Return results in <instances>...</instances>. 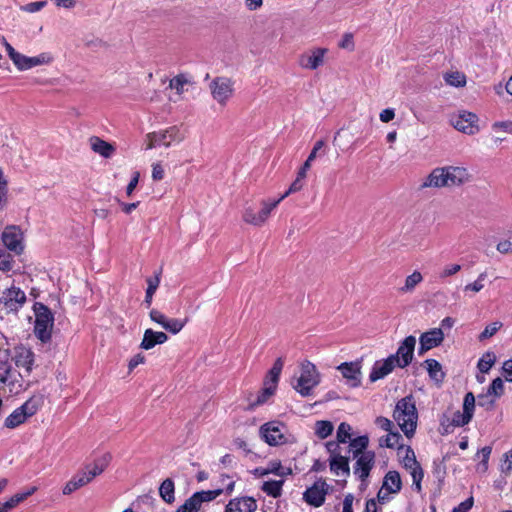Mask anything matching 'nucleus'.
<instances>
[{"label": "nucleus", "instance_id": "nucleus-36", "mask_svg": "<svg viewBox=\"0 0 512 512\" xmlns=\"http://www.w3.org/2000/svg\"><path fill=\"white\" fill-rule=\"evenodd\" d=\"M402 436L398 432H389L386 436L379 439V445L387 448H401Z\"/></svg>", "mask_w": 512, "mask_h": 512}, {"label": "nucleus", "instance_id": "nucleus-62", "mask_svg": "<svg viewBox=\"0 0 512 512\" xmlns=\"http://www.w3.org/2000/svg\"><path fill=\"white\" fill-rule=\"evenodd\" d=\"M375 424L382 430L384 431H387V432H390L392 427H393V423L391 420H389L388 418H385V417H377L376 420H375Z\"/></svg>", "mask_w": 512, "mask_h": 512}, {"label": "nucleus", "instance_id": "nucleus-41", "mask_svg": "<svg viewBox=\"0 0 512 512\" xmlns=\"http://www.w3.org/2000/svg\"><path fill=\"white\" fill-rule=\"evenodd\" d=\"M425 365L431 378H433L436 381L442 380V367L438 361H436L435 359H427L425 361Z\"/></svg>", "mask_w": 512, "mask_h": 512}, {"label": "nucleus", "instance_id": "nucleus-58", "mask_svg": "<svg viewBox=\"0 0 512 512\" xmlns=\"http://www.w3.org/2000/svg\"><path fill=\"white\" fill-rule=\"evenodd\" d=\"M307 176L300 174L297 172L296 179L292 182L288 189V193H296L302 190L305 184V179Z\"/></svg>", "mask_w": 512, "mask_h": 512}, {"label": "nucleus", "instance_id": "nucleus-60", "mask_svg": "<svg viewBox=\"0 0 512 512\" xmlns=\"http://www.w3.org/2000/svg\"><path fill=\"white\" fill-rule=\"evenodd\" d=\"M46 4H47L46 1L31 2V3H28L24 6H22L21 10L28 12V13H35V12H38L41 9H43L46 6Z\"/></svg>", "mask_w": 512, "mask_h": 512}, {"label": "nucleus", "instance_id": "nucleus-2", "mask_svg": "<svg viewBox=\"0 0 512 512\" xmlns=\"http://www.w3.org/2000/svg\"><path fill=\"white\" fill-rule=\"evenodd\" d=\"M4 47L14 66L19 71L50 65L54 61V55L51 52H42L36 56H26L16 51L7 41H4Z\"/></svg>", "mask_w": 512, "mask_h": 512}, {"label": "nucleus", "instance_id": "nucleus-16", "mask_svg": "<svg viewBox=\"0 0 512 512\" xmlns=\"http://www.w3.org/2000/svg\"><path fill=\"white\" fill-rule=\"evenodd\" d=\"M402 464L404 468L410 473L415 490L420 492L422 489L421 481L423 479L424 472L416 459L414 451L409 446L405 448V455L402 457Z\"/></svg>", "mask_w": 512, "mask_h": 512}, {"label": "nucleus", "instance_id": "nucleus-44", "mask_svg": "<svg viewBox=\"0 0 512 512\" xmlns=\"http://www.w3.org/2000/svg\"><path fill=\"white\" fill-rule=\"evenodd\" d=\"M351 430L352 428L348 423L342 422L337 429L336 437L338 443H347L351 438Z\"/></svg>", "mask_w": 512, "mask_h": 512}, {"label": "nucleus", "instance_id": "nucleus-27", "mask_svg": "<svg viewBox=\"0 0 512 512\" xmlns=\"http://www.w3.org/2000/svg\"><path fill=\"white\" fill-rule=\"evenodd\" d=\"M256 509L257 502L253 497L242 496L231 499L224 512H255Z\"/></svg>", "mask_w": 512, "mask_h": 512}, {"label": "nucleus", "instance_id": "nucleus-35", "mask_svg": "<svg viewBox=\"0 0 512 512\" xmlns=\"http://www.w3.org/2000/svg\"><path fill=\"white\" fill-rule=\"evenodd\" d=\"M174 490V482L170 478H167L161 483L159 494L165 502L170 504L175 500Z\"/></svg>", "mask_w": 512, "mask_h": 512}, {"label": "nucleus", "instance_id": "nucleus-9", "mask_svg": "<svg viewBox=\"0 0 512 512\" xmlns=\"http://www.w3.org/2000/svg\"><path fill=\"white\" fill-rule=\"evenodd\" d=\"M279 205V201L270 199L260 202V209L256 211L253 207H246L242 218L243 221L253 226H263L268 220L271 212Z\"/></svg>", "mask_w": 512, "mask_h": 512}, {"label": "nucleus", "instance_id": "nucleus-59", "mask_svg": "<svg viewBox=\"0 0 512 512\" xmlns=\"http://www.w3.org/2000/svg\"><path fill=\"white\" fill-rule=\"evenodd\" d=\"M491 447L485 446L479 451V455L482 457L481 463L478 466V469L482 471H486L488 467V460L491 454Z\"/></svg>", "mask_w": 512, "mask_h": 512}, {"label": "nucleus", "instance_id": "nucleus-38", "mask_svg": "<svg viewBox=\"0 0 512 512\" xmlns=\"http://www.w3.org/2000/svg\"><path fill=\"white\" fill-rule=\"evenodd\" d=\"M283 480L265 481L262 485V490L269 496L277 498L282 493Z\"/></svg>", "mask_w": 512, "mask_h": 512}, {"label": "nucleus", "instance_id": "nucleus-12", "mask_svg": "<svg viewBox=\"0 0 512 512\" xmlns=\"http://www.w3.org/2000/svg\"><path fill=\"white\" fill-rule=\"evenodd\" d=\"M221 493V489L196 492L175 512H198L204 502H210L216 499Z\"/></svg>", "mask_w": 512, "mask_h": 512}, {"label": "nucleus", "instance_id": "nucleus-64", "mask_svg": "<svg viewBox=\"0 0 512 512\" xmlns=\"http://www.w3.org/2000/svg\"><path fill=\"white\" fill-rule=\"evenodd\" d=\"M503 376L506 381L512 382V359L507 360L502 366Z\"/></svg>", "mask_w": 512, "mask_h": 512}, {"label": "nucleus", "instance_id": "nucleus-33", "mask_svg": "<svg viewBox=\"0 0 512 512\" xmlns=\"http://www.w3.org/2000/svg\"><path fill=\"white\" fill-rule=\"evenodd\" d=\"M89 144L95 153L101 155L104 158H110L115 152V147L112 144L96 136H93L89 139Z\"/></svg>", "mask_w": 512, "mask_h": 512}, {"label": "nucleus", "instance_id": "nucleus-51", "mask_svg": "<svg viewBox=\"0 0 512 512\" xmlns=\"http://www.w3.org/2000/svg\"><path fill=\"white\" fill-rule=\"evenodd\" d=\"M461 265L456 263L446 264L439 272V278L444 280L448 277L454 276L461 270Z\"/></svg>", "mask_w": 512, "mask_h": 512}, {"label": "nucleus", "instance_id": "nucleus-8", "mask_svg": "<svg viewBox=\"0 0 512 512\" xmlns=\"http://www.w3.org/2000/svg\"><path fill=\"white\" fill-rule=\"evenodd\" d=\"M234 81L226 76L215 77L209 84L212 98L221 106H225L233 97Z\"/></svg>", "mask_w": 512, "mask_h": 512}, {"label": "nucleus", "instance_id": "nucleus-61", "mask_svg": "<svg viewBox=\"0 0 512 512\" xmlns=\"http://www.w3.org/2000/svg\"><path fill=\"white\" fill-rule=\"evenodd\" d=\"M492 129L496 132L503 131L512 134V121H497L492 124Z\"/></svg>", "mask_w": 512, "mask_h": 512}, {"label": "nucleus", "instance_id": "nucleus-45", "mask_svg": "<svg viewBox=\"0 0 512 512\" xmlns=\"http://www.w3.org/2000/svg\"><path fill=\"white\" fill-rule=\"evenodd\" d=\"M84 482L85 481L82 480V479H79L77 474H76L63 487V490H62L63 494L64 495H70L71 493H73L77 489L83 487L84 486Z\"/></svg>", "mask_w": 512, "mask_h": 512}, {"label": "nucleus", "instance_id": "nucleus-13", "mask_svg": "<svg viewBox=\"0 0 512 512\" xmlns=\"http://www.w3.org/2000/svg\"><path fill=\"white\" fill-rule=\"evenodd\" d=\"M326 448L330 454L329 462L331 472L337 476L349 475L350 469L348 458L340 454L339 444L337 442L330 441L326 443Z\"/></svg>", "mask_w": 512, "mask_h": 512}, {"label": "nucleus", "instance_id": "nucleus-55", "mask_svg": "<svg viewBox=\"0 0 512 512\" xmlns=\"http://www.w3.org/2000/svg\"><path fill=\"white\" fill-rule=\"evenodd\" d=\"M500 470L505 475L512 473V449L503 455V459L500 464Z\"/></svg>", "mask_w": 512, "mask_h": 512}, {"label": "nucleus", "instance_id": "nucleus-18", "mask_svg": "<svg viewBox=\"0 0 512 512\" xmlns=\"http://www.w3.org/2000/svg\"><path fill=\"white\" fill-rule=\"evenodd\" d=\"M415 345L416 338L410 335L400 343L397 352L395 354L390 355L391 358H394L393 361L396 363L397 367L405 368L411 363L413 359Z\"/></svg>", "mask_w": 512, "mask_h": 512}, {"label": "nucleus", "instance_id": "nucleus-34", "mask_svg": "<svg viewBox=\"0 0 512 512\" xmlns=\"http://www.w3.org/2000/svg\"><path fill=\"white\" fill-rule=\"evenodd\" d=\"M443 78L447 85L456 88L464 87L467 83L465 74L460 71L446 72Z\"/></svg>", "mask_w": 512, "mask_h": 512}, {"label": "nucleus", "instance_id": "nucleus-6", "mask_svg": "<svg viewBox=\"0 0 512 512\" xmlns=\"http://www.w3.org/2000/svg\"><path fill=\"white\" fill-rule=\"evenodd\" d=\"M185 135L177 126H171L167 129L148 133L145 138L146 149H152L157 145L169 147L173 142L180 143Z\"/></svg>", "mask_w": 512, "mask_h": 512}, {"label": "nucleus", "instance_id": "nucleus-52", "mask_svg": "<svg viewBox=\"0 0 512 512\" xmlns=\"http://www.w3.org/2000/svg\"><path fill=\"white\" fill-rule=\"evenodd\" d=\"M485 278H486V273L485 272L480 273L478 278L474 282L465 285L464 291L465 292L471 291L474 293L481 291L484 287L483 281L485 280Z\"/></svg>", "mask_w": 512, "mask_h": 512}, {"label": "nucleus", "instance_id": "nucleus-50", "mask_svg": "<svg viewBox=\"0 0 512 512\" xmlns=\"http://www.w3.org/2000/svg\"><path fill=\"white\" fill-rule=\"evenodd\" d=\"M368 445V438L366 436H360L358 438H355L351 440L350 447L354 450V455H360L361 453H364V449H366Z\"/></svg>", "mask_w": 512, "mask_h": 512}, {"label": "nucleus", "instance_id": "nucleus-30", "mask_svg": "<svg viewBox=\"0 0 512 512\" xmlns=\"http://www.w3.org/2000/svg\"><path fill=\"white\" fill-rule=\"evenodd\" d=\"M448 186L444 167L435 168L423 180L421 188H442Z\"/></svg>", "mask_w": 512, "mask_h": 512}, {"label": "nucleus", "instance_id": "nucleus-48", "mask_svg": "<svg viewBox=\"0 0 512 512\" xmlns=\"http://www.w3.org/2000/svg\"><path fill=\"white\" fill-rule=\"evenodd\" d=\"M7 205V180L4 172L0 167V210H3Z\"/></svg>", "mask_w": 512, "mask_h": 512}, {"label": "nucleus", "instance_id": "nucleus-15", "mask_svg": "<svg viewBox=\"0 0 512 512\" xmlns=\"http://www.w3.org/2000/svg\"><path fill=\"white\" fill-rule=\"evenodd\" d=\"M26 302V294L19 287L6 288L0 297V304L7 312H17Z\"/></svg>", "mask_w": 512, "mask_h": 512}, {"label": "nucleus", "instance_id": "nucleus-28", "mask_svg": "<svg viewBox=\"0 0 512 512\" xmlns=\"http://www.w3.org/2000/svg\"><path fill=\"white\" fill-rule=\"evenodd\" d=\"M394 358L390 356L385 360L376 361L372 367V371L369 375V379L371 382H375L379 379L384 378L388 374H390L395 367H397L396 363L393 361Z\"/></svg>", "mask_w": 512, "mask_h": 512}, {"label": "nucleus", "instance_id": "nucleus-46", "mask_svg": "<svg viewBox=\"0 0 512 512\" xmlns=\"http://www.w3.org/2000/svg\"><path fill=\"white\" fill-rule=\"evenodd\" d=\"M185 324H186V320H181V319H177V318H168L164 329L172 334H177L183 329Z\"/></svg>", "mask_w": 512, "mask_h": 512}, {"label": "nucleus", "instance_id": "nucleus-23", "mask_svg": "<svg viewBox=\"0 0 512 512\" xmlns=\"http://www.w3.org/2000/svg\"><path fill=\"white\" fill-rule=\"evenodd\" d=\"M444 332L441 328H433L421 334L419 338V354L422 355L432 348L438 347L444 341Z\"/></svg>", "mask_w": 512, "mask_h": 512}, {"label": "nucleus", "instance_id": "nucleus-56", "mask_svg": "<svg viewBox=\"0 0 512 512\" xmlns=\"http://www.w3.org/2000/svg\"><path fill=\"white\" fill-rule=\"evenodd\" d=\"M149 317H150L151 321L160 325L163 329L165 328L168 317L166 315H164L161 311H159L157 309H152L149 312Z\"/></svg>", "mask_w": 512, "mask_h": 512}, {"label": "nucleus", "instance_id": "nucleus-3", "mask_svg": "<svg viewBox=\"0 0 512 512\" xmlns=\"http://www.w3.org/2000/svg\"><path fill=\"white\" fill-rule=\"evenodd\" d=\"M34 334L42 342L47 343L52 336L54 315L51 310L42 303L34 304Z\"/></svg>", "mask_w": 512, "mask_h": 512}, {"label": "nucleus", "instance_id": "nucleus-20", "mask_svg": "<svg viewBox=\"0 0 512 512\" xmlns=\"http://www.w3.org/2000/svg\"><path fill=\"white\" fill-rule=\"evenodd\" d=\"M111 456L109 454L103 455L101 458L96 459L92 464L86 465L83 470L77 473L79 479L84 480V486L89 484L95 477L99 476L107 468Z\"/></svg>", "mask_w": 512, "mask_h": 512}, {"label": "nucleus", "instance_id": "nucleus-17", "mask_svg": "<svg viewBox=\"0 0 512 512\" xmlns=\"http://www.w3.org/2000/svg\"><path fill=\"white\" fill-rule=\"evenodd\" d=\"M1 238L4 246L16 255H20L24 251V235L18 226L6 227Z\"/></svg>", "mask_w": 512, "mask_h": 512}, {"label": "nucleus", "instance_id": "nucleus-63", "mask_svg": "<svg viewBox=\"0 0 512 512\" xmlns=\"http://www.w3.org/2000/svg\"><path fill=\"white\" fill-rule=\"evenodd\" d=\"M473 503V498L470 497L455 507L453 512H468L472 508Z\"/></svg>", "mask_w": 512, "mask_h": 512}, {"label": "nucleus", "instance_id": "nucleus-31", "mask_svg": "<svg viewBox=\"0 0 512 512\" xmlns=\"http://www.w3.org/2000/svg\"><path fill=\"white\" fill-rule=\"evenodd\" d=\"M168 340V336L164 332L146 329L144 331L143 339L140 343V348L150 350L158 344H164Z\"/></svg>", "mask_w": 512, "mask_h": 512}, {"label": "nucleus", "instance_id": "nucleus-42", "mask_svg": "<svg viewBox=\"0 0 512 512\" xmlns=\"http://www.w3.org/2000/svg\"><path fill=\"white\" fill-rule=\"evenodd\" d=\"M496 361V355L493 352H486L478 361V369L482 373H488Z\"/></svg>", "mask_w": 512, "mask_h": 512}, {"label": "nucleus", "instance_id": "nucleus-47", "mask_svg": "<svg viewBox=\"0 0 512 512\" xmlns=\"http://www.w3.org/2000/svg\"><path fill=\"white\" fill-rule=\"evenodd\" d=\"M267 474L284 476L291 473L290 469H285L279 461H270L266 467Z\"/></svg>", "mask_w": 512, "mask_h": 512}, {"label": "nucleus", "instance_id": "nucleus-53", "mask_svg": "<svg viewBox=\"0 0 512 512\" xmlns=\"http://www.w3.org/2000/svg\"><path fill=\"white\" fill-rule=\"evenodd\" d=\"M502 327V323L499 321L493 322L485 327V329L479 335V340H485L487 338L492 337L500 328Z\"/></svg>", "mask_w": 512, "mask_h": 512}, {"label": "nucleus", "instance_id": "nucleus-40", "mask_svg": "<svg viewBox=\"0 0 512 512\" xmlns=\"http://www.w3.org/2000/svg\"><path fill=\"white\" fill-rule=\"evenodd\" d=\"M146 282L148 287L146 289L145 303L147 304V306H150L152 303L153 295L155 294L157 288L159 287L160 276L156 275L154 277H149L147 278Z\"/></svg>", "mask_w": 512, "mask_h": 512}, {"label": "nucleus", "instance_id": "nucleus-14", "mask_svg": "<svg viewBox=\"0 0 512 512\" xmlns=\"http://www.w3.org/2000/svg\"><path fill=\"white\" fill-rule=\"evenodd\" d=\"M11 361L14 362L15 366L23 371H19L18 376L23 381L24 377L29 376L32 365L34 362V354L33 352L24 346H17L13 349Z\"/></svg>", "mask_w": 512, "mask_h": 512}, {"label": "nucleus", "instance_id": "nucleus-43", "mask_svg": "<svg viewBox=\"0 0 512 512\" xmlns=\"http://www.w3.org/2000/svg\"><path fill=\"white\" fill-rule=\"evenodd\" d=\"M276 388L273 385H270L269 381H264V387L257 396L255 402H253L252 406L262 405L274 394Z\"/></svg>", "mask_w": 512, "mask_h": 512}, {"label": "nucleus", "instance_id": "nucleus-32", "mask_svg": "<svg viewBox=\"0 0 512 512\" xmlns=\"http://www.w3.org/2000/svg\"><path fill=\"white\" fill-rule=\"evenodd\" d=\"M504 392V383L501 378H496L492 381L487 394L478 396V405L479 406H491L494 403L493 399L489 397L494 395L495 397H499Z\"/></svg>", "mask_w": 512, "mask_h": 512}, {"label": "nucleus", "instance_id": "nucleus-10", "mask_svg": "<svg viewBox=\"0 0 512 512\" xmlns=\"http://www.w3.org/2000/svg\"><path fill=\"white\" fill-rule=\"evenodd\" d=\"M450 123L457 131L467 135H475L480 131L479 117L466 110L453 114Z\"/></svg>", "mask_w": 512, "mask_h": 512}, {"label": "nucleus", "instance_id": "nucleus-19", "mask_svg": "<svg viewBox=\"0 0 512 512\" xmlns=\"http://www.w3.org/2000/svg\"><path fill=\"white\" fill-rule=\"evenodd\" d=\"M326 48H314L299 56L298 64L307 70H316L325 62Z\"/></svg>", "mask_w": 512, "mask_h": 512}, {"label": "nucleus", "instance_id": "nucleus-54", "mask_svg": "<svg viewBox=\"0 0 512 512\" xmlns=\"http://www.w3.org/2000/svg\"><path fill=\"white\" fill-rule=\"evenodd\" d=\"M13 259L10 254L0 250V270L9 272L13 268Z\"/></svg>", "mask_w": 512, "mask_h": 512}, {"label": "nucleus", "instance_id": "nucleus-57", "mask_svg": "<svg viewBox=\"0 0 512 512\" xmlns=\"http://www.w3.org/2000/svg\"><path fill=\"white\" fill-rule=\"evenodd\" d=\"M496 249L501 254H512V235L507 239L500 240Z\"/></svg>", "mask_w": 512, "mask_h": 512}, {"label": "nucleus", "instance_id": "nucleus-49", "mask_svg": "<svg viewBox=\"0 0 512 512\" xmlns=\"http://www.w3.org/2000/svg\"><path fill=\"white\" fill-rule=\"evenodd\" d=\"M188 84V80L183 75H178L170 80L169 87L176 90L180 95L185 91V86Z\"/></svg>", "mask_w": 512, "mask_h": 512}, {"label": "nucleus", "instance_id": "nucleus-29", "mask_svg": "<svg viewBox=\"0 0 512 512\" xmlns=\"http://www.w3.org/2000/svg\"><path fill=\"white\" fill-rule=\"evenodd\" d=\"M448 186L461 185L470 179L466 168L458 166L444 167Z\"/></svg>", "mask_w": 512, "mask_h": 512}, {"label": "nucleus", "instance_id": "nucleus-1", "mask_svg": "<svg viewBox=\"0 0 512 512\" xmlns=\"http://www.w3.org/2000/svg\"><path fill=\"white\" fill-rule=\"evenodd\" d=\"M393 418L408 438L414 435L417 427L418 412L412 396H406L396 403Z\"/></svg>", "mask_w": 512, "mask_h": 512}, {"label": "nucleus", "instance_id": "nucleus-39", "mask_svg": "<svg viewBox=\"0 0 512 512\" xmlns=\"http://www.w3.org/2000/svg\"><path fill=\"white\" fill-rule=\"evenodd\" d=\"M334 426L332 422L327 420L316 421L314 425V432L320 439H325L332 434Z\"/></svg>", "mask_w": 512, "mask_h": 512}, {"label": "nucleus", "instance_id": "nucleus-5", "mask_svg": "<svg viewBox=\"0 0 512 512\" xmlns=\"http://www.w3.org/2000/svg\"><path fill=\"white\" fill-rule=\"evenodd\" d=\"M320 383V375L317 371L316 366L305 361L301 363L300 375L296 379V383H292L294 389L299 392L302 396H309L313 388Z\"/></svg>", "mask_w": 512, "mask_h": 512}, {"label": "nucleus", "instance_id": "nucleus-21", "mask_svg": "<svg viewBox=\"0 0 512 512\" xmlns=\"http://www.w3.org/2000/svg\"><path fill=\"white\" fill-rule=\"evenodd\" d=\"M328 489L329 486L324 480H317L304 492L303 499L311 506L320 507L325 501Z\"/></svg>", "mask_w": 512, "mask_h": 512}, {"label": "nucleus", "instance_id": "nucleus-26", "mask_svg": "<svg viewBox=\"0 0 512 512\" xmlns=\"http://www.w3.org/2000/svg\"><path fill=\"white\" fill-rule=\"evenodd\" d=\"M337 369L341 372L350 387H357L361 384L362 373L360 362H345L339 365Z\"/></svg>", "mask_w": 512, "mask_h": 512}, {"label": "nucleus", "instance_id": "nucleus-11", "mask_svg": "<svg viewBox=\"0 0 512 512\" xmlns=\"http://www.w3.org/2000/svg\"><path fill=\"white\" fill-rule=\"evenodd\" d=\"M285 433L286 426L277 421L267 422L260 427L262 439L270 446L284 444L287 441Z\"/></svg>", "mask_w": 512, "mask_h": 512}, {"label": "nucleus", "instance_id": "nucleus-4", "mask_svg": "<svg viewBox=\"0 0 512 512\" xmlns=\"http://www.w3.org/2000/svg\"><path fill=\"white\" fill-rule=\"evenodd\" d=\"M43 404L41 397L33 396L29 398L20 407L16 408L4 422V426L9 429H14L19 425L26 422V420L37 413Z\"/></svg>", "mask_w": 512, "mask_h": 512}, {"label": "nucleus", "instance_id": "nucleus-37", "mask_svg": "<svg viewBox=\"0 0 512 512\" xmlns=\"http://www.w3.org/2000/svg\"><path fill=\"white\" fill-rule=\"evenodd\" d=\"M422 281V274L419 271H414L412 274L406 277L404 286L400 288V291L402 293H411Z\"/></svg>", "mask_w": 512, "mask_h": 512}, {"label": "nucleus", "instance_id": "nucleus-25", "mask_svg": "<svg viewBox=\"0 0 512 512\" xmlns=\"http://www.w3.org/2000/svg\"><path fill=\"white\" fill-rule=\"evenodd\" d=\"M18 373L9 362H0V382L11 386L10 391L18 393L23 389V381L17 379Z\"/></svg>", "mask_w": 512, "mask_h": 512}, {"label": "nucleus", "instance_id": "nucleus-24", "mask_svg": "<svg viewBox=\"0 0 512 512\" xmlns=\"http://www.w3.org/2000/svg\"><path fill=\"white\" fill-rule=\"evenodd\" d=\"M356 463L354 465V474L361 480L365 481L374 466L375 454L371 451H365L360 455L355 454Z\"/></svg>", "mask_w": 512, "mask_h": 512}, {"label": "nucleus", "instance_id": "nucleus-7", "mask_svg": "<svg viewBox=\"0 0 512 512\" xmlns=\"http://www.w3.org/2000/svg\"><path fill=\"white\" fill-rule=\"evenodd\" d=\"M475 408V396L472 392H468L464 397L463 411H454L451 415V422L446 423L443 421L444 433H449L454 427H461L468 424L472 417Z\"/></svg>", "mask_w": 512, "mask_h": 512}, {"label": "nucleus", "instance_id": "nucleus-22", "mask_svg": "<svg viewBox=\"0 0 512 512\" xmlns=\"http://www.w3.org/2000/svg\"><path fill=\"white\" fill-rule=\"evenodd\" d=\"M402 487L400 474L397 471H389L383 479V484L378 492V500L384 502L388 500L390 494H397Z\"/></svg>", "mask_w": 512, "mask_h": 512}]
</instances>
